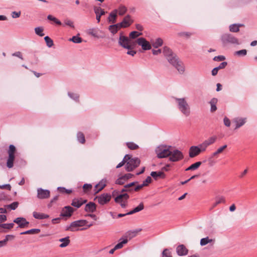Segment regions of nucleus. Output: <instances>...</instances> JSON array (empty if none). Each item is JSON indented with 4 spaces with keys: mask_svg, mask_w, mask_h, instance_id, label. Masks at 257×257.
<instances>
[{
    "mask_svg": "<svg viewBox=\"0 0 257 257\" xmlns=\"http://www.w3.org/2000/svg\"><path fill=\"white\" fill-rule=\"evenodd\" d=\"M163 54L168 62L177 70L180 74H182L184 73L185 67L183 62L172 52L169 48L165 47L163 49Z\"/></svg>",
    "mask_w": 257,
    "mask_h": 257,
    "instance_id": "nucleus-1",
    "label": "nucleus"
},
{
    "mask_svg": "<svg viewBox=\"0 0 257 257\" xmlns=\"http://www.w3.org/2000/svg\"><path fill=\"white\" fill-rule=\"evenodd\" d=\"M177 104V107L179 111L185 116H188L191 113L190 105L185 98L174 97Z\"/></svg>",
    "mask_w": 257,
    "mask_h": 257,
    "instance_id": "nucleus-2",
    "label": "nucleus"
},
{
    "mask_svg": "<svg viewBox=\"0 0 257 257\" xmlns=\"http://www.w3.org/2000/svg\"><path fill=\"white\" fill-rule=\"evenodd\" d=\"M221 41L223 46L228 44L239 45L240 44L237 38L230 34H224L221 37Z\"/></svg>",
    "mask_w": 257,
    "mask_h": 257,
    "instance_id": "nucleus-3",
    "label": "nucleus"
},
{
    "mask_svg": "<svg viewBox=\"0 0 257 257\" xmlns=\"http://www.w3.org/2000/svg\"><path fill=\"white\" fill-rule=\"evenodd\" d=\"M171 146H160L156 149L157 157L164 158L169 156L171 153Z\"/></svg>",
    "mask_w": 257,
    "mask_h": 257,
    "instance_id": "nucleus-4",
    "label": "nucleus"
},
{
    "mask_svg": "<svg viewBox=\"0 0 257 257\" xmlns=\"http://www.w3.org/2000/svg\"><path fill=\"white\" fill-rule=\"evenodd\" d=\"M183 153L178 150L174 149L172 147L170 155H169V160L171 162H178L183 158Z\"/></svg>",
    "mask_w": 257,
    "mask_h": 257,
    "instance_id": "nucleus-5",
    "label": "nucleus"
},
{
    "mask_svg": "<svg viewBox=\"0 0 257 257\" xmlns=\"http://www.w3.org/2000/svg\"><path fill=\"white\" fill-rule=\"evenodd\" d=\"M140 160L138 158H131L127 160L125 166V169L128 172L132 171L134 169L138 167L140 164Z\"/></svg>",
    "mask_w": 257,
    "mask_h": 257,
    "instance_id": "nucleus-6",
    "label": "nucleus"
},
{
    "mask_svg": "<svg viewBox=\"0 0 257 257\" xmlns=\"http://www.w3.org/2000/svg\"><path fill=\"white\" fill-rule=\"evenodd\" d=\"M129 197L127 193H122L116 196L114 201L116 203L120 204L122 208H125L127 205V200Z\"/></svg>",
    "mask_w": 257,
    "mask_h": 257,
    "instance_id": "nucleus-7",
    "label": "nucleus"
},
{
    "mask_svg": "<svg viewBox=\"0 0 257 257\" xmlns=\"http://www.w3.org/2000/svg\"><path fill=\"white\" fill-rule=\"evenodd\" d=\"M111 196L110 194L103 193L96 196L94 198V200L97 201L99 204L103 205L108 203L111 200Z\"/></svg>",
    "mask_w": 257,
    "mask_h": 257,
    "instance_id": "nucleus-8",
    "label": "nucleus"
},
{
    "mask_svg": "<svg viewBox=\"0 0 257 257\" xmlns=\"http://www.w3.org/2000/svg\"><path fill=\"white\" fill-rule=\"evenodd\" d=\"M130 42V39L128 37L123 36L122 33H120L119 34V37L118 43L120 46L125 49L130 50L131 46L129 44Z\"/></svg>",
    "mask_w": 257,
    "mask_h": 257,
    "instance_id": "nucleus-9",
    "label": "nucleus"
},
{
    "mask_svg": "<svg viewBox=\"0 0 257 257\" xmlns=\"http://www.w3.org/2000/svg\"><path fill=\"white\" fill-rule=\"evenodd\" d=\"M74 211V209L72 207L70 206H65L62 209L60 216L69 218L72 216V214Z\"/></svg>",
    "mask_w": 257,
    "mask_h": 257,
    "instance_id": "nucleus-10",
    "label": "nucleus"
},
{
    "mask_svg": "<svg viewBox=\"0 0 257 257\" xmlns=\"http://www.w3.org/2000/svg\"><path fill=\"white\" fill-rule=\"evenodd\" d=\"M137 44L141 46L144 50H148L151 49V45L144 38H139L137 40Z\"/></svg>",
    "mask_w": 257,
    "mask_h": 257,
    "instance_id": "nucleus-11",
    "label": "nucleus"
},
{
    "mask_svg": "<svg viewBox=\"0 0 257 257\" xmlns=\"http://www.w3.org/2000/svg\"><path fill=\"white\" fill-rule=\"evenodd\" d=\"M50 192L48 190L38 188L37 189V197L43 199L48 198L50 196Z\"/></svg>",
    "mask_w": 257,
    "mask_h": 257,
    "instance_id": "nucleus-12",
    "label": "nucleus"
},
{
    "mask_svg": "<svg viewBox=\"0 0 257 257\" xmlns=\"http://www.w3.org/2000/svg\"><path fill=\"white\" fill-rule=\"evenodd\" d=\"M142 231L141 228L137 229L134 230H130L126 232L124 235V239H127L128 240L135 237L138 233Z\"/></svg>",
    "mask_w": 257,
    "mask_h": 257,
    "instance_id": "nucleus-13",
    "label": "nucleus"
},
{
    "mask_svg": "<svg viewBox=\"0 0 257 257\" xmlns=\"http://www.w3.org/2000/svg\"><path fill=\"white\" fill-rule=\"evenodd\" d=\"M14 222L19 225V227L20 228H24L27 226L29 222L27 221L25 218L24 217H18L14 220Z\"/></svg>",
    "mask_w": 257,
    "mask_h": 257,
    "instance_id": "nucleus-14",
    "label": "nucleus"
},
{
    "mask_svg": "<svg viewBox=\"0 0 257 257\" xmlns=\"http://www.w3.org/2000/svg\"><path fill=\"white\" fill-rule=\"evenodd\" d=\"M200 153V150L197 146H192L189 149V156L191 158L197 156Z\"/></svg>",
    "mask_w": 257,
    "mask_h": 257,
    "instance_id": "nucleus-15",
    "label": "nucleus"
},
{
    "mask_svg": "<svg viewBox=\"0 0 257 257\" xmlns=\"http://www.w3.org/2000/svg\"><path fill=\"white\" fill-rule=\"evenodd\" d=\"M176 252L179 256H184L188 254V250L184 245L180 244L176 247Z\"/></svg>",
    "mask_w": 257,
    "mask_h": 257,
    "instance_id": "nucleus-16",
    "label": "nucleus"
},
{
    "mask_svg": "<svg viewBox=\"0 0 257 257\" xmlns=\"http://www.w3.org/2000/svg\"><path fill=\"white\" fill-rule=\"evenodd\" d=\"M93 9L94 13L96 14V19L97 21V22L99 23L100 21V18L101 16L104 15L105 14V12L100 7L94 6Z\"/></svg>",
    "mask_w": 257,
    "mask_h": 257,
    "instance_id": "nucleus-17",
    "label": "nucleus"
},
{
    "mask_svg": "<svg viewBox=\"0 0 257 257\" xmlns=\"http://www.w3.org/2000/svg\"><path fill=\"white\" fill-rule=\"evenodd\" d=\"M233 122L235 123V129H237L243 125L246 122V118L236 117L233 119Z\"/></svg>",
    "mask_w": 257,
    "mask_h": 257,
    "instance_id": "nucleus-18",
    "label": "nucleus"
},
{
    "mask_svg": "<svg viewBox=\"0 0 257 257\" xmlns=\"http://www.w3.org/2000/svg\"><path fill=\"white\" fill-rule=\"evenodd\" d=\"M86 200H84L82 198L80 199H74L72 200V202L71 203V205L77 208L80 207V206L83 205V204L85 203L86 202Z\"/></svg>",
    "mask_w": 257,
    "mask_h": 257,
    "instance_id": "nucleus-19",
    "label": "nucleus"
},
{
    "mask_svg": "<svg viewBox=\"0 0 257 257\" xmlns=\"http://www.w3.org/2000/svg\"><path fill=\"white\" fill-rule=\"evenodd\" d=\"M96 204L92 202H90L85 205V211L88 212H93L96 210Z\"/></svg>",
    "mask_w": 257,
    "mask_h": 257,
    "instance_id": "nucleus-20",
    "label": "nucleus"
},
{
    "mask_svg": "<svg viewBox=\"0 0 257 257\" xmlns=\"http://www.w3.org/2000/svg\"><path fill=\"white\" fill-rule=\"evenodd\" d=\"M133 23V20L131 19L130 15L125 16L122 21L121 22L122 25L124 26V28L129 27Z\"/></svg>",
    "mask_w": 257,
    "mask_h": 257,
    "instance_id": "nucleus-21",
    "label": "nucleus"
},
{
    "mask_svg": "<svg viewBox=\"0 0 257 257\" xmlns=\"http://www.w3.org/2000/svg\"><path fill=\"white\" fill-rule=\"evenodd\" d=\"M151 175L155 180H157L159 178H165L166 177L165 173L163 171H153L151 172Z\"/></svg>",
    "mask_w": 257,
    "mask_h": 257,
    "instance_id": "nucleus-22",
    "label": "nucleus"
},
{
    "mask_svg": "<svg viewBox=\"0 0 257 257\" xmlns=\"http://www.w3.org/2000/svg\"><path fill=\"white\" fill-rule=\"evenodd\" d=\"M117 10H114L110 13L109 17L108 18V21L109 23H111L112 24L115 23L117 17Z\"/></svg>",
    "mask_w": 257,
    "mask_h": 257,
    "instance_id": "nucleus-23",
    "label": "nucleus"
},
{
    "mask_svg": "<svg viewBox=\"0 0 257 257\" xmlns=\"http://www.w3.org/2000/svg\"><path fill=\"white\" fill-rule=\"evenodd\" d=\"M33 217L38 219H43L49 218V216L48 214L37 212L36 211H34L33 213Z\"/></svg>",
    "mask_w": 257,
    "mask_h": 257,
    "instance_id": "nucleus-24",
    "label": "nucleus"
},
{
    "mask_svg": "<svg viewBox=\"0 0 257 257\" xmlns=\"http://www.w3.org/2000/svg\"><path fill=\"white\" fill-rule=\"evenodd\" d=\"M225 203V199L223 196H217L215 198V202L212 204V208L215 207L219 204Z\"/></svg>",
    "mask_w": 257,
    "mask_h": 257,
    "instance_id": "nucleus-25",
    "label": "nucleus"
},
{
    "mask_svg": "<svg viewBox=\"0 0 257 257\" xmlns=\"http://www.w3.org/2000/svg\"><path fill=\"white\" fill-rule=\"evenodd\" d=\"M217 101L218 100L216 98H212L209 101V104L211 106L210 111L211 112H214L217 110L216 104Z\"/></svg>",
    "mask_w": 257,
    "mask_h": 257,
    "instance_id": "nucleus-26",
    "label": "nucleus"
},
{
    "mask_svg": "<svg viewBox=\"0 0 257 257\" xmlns=\"http://www.w3.org/2000/svg\"><path fill=\"white\" fill-rule=\"evenodd\" d=\"M59 241L62 242L59 245V247L61 248L66 247L70 242L69 236L60 238Z\"/></svg>",
    "mask_w": 257,
    "mask_h": 257,
    "instance_id": "nucleus-27",
    "label": "nucleus"
},
{
    "mask_svg": "<svg viewBox=\"0 0 257 257\" xmlns=\"http://www.w3.org/2000/svg\"><path fill=\"white\" fill-rule=\"evenodd\" d=\"M76 222L73 221L72 222L69 226H67L66 228V230H69L71 231H75L79 230L78 226Z\"/></svg>",
    "mask_w": 257,
    "mask_h": 257,
    "instance_id": "nucleus-28",
    "label": "nucleus"
},
{
    "mask_svg": "<svg viewBox=\"0 0 257 257\" xmlns=\"http://www.w3.org/2000/svg\"><path fill=\"white\" fill-rule=\"evenodd\" d=\"M144 208V205L143 202H141L137 207H135L134 209L127 212V214L130 215L140 212L143 210Z\"/></svg>",
    "mask_w": 257,
    "mask_h": 257,
    "instance_id": "nucleus-29",
    "label": "nucleus"
},
{
    "mask_svg": "<svg viewBox=\"0 0 257 257\" xmlns=\"http://www.w3.org/2000/svg\"><path fill=\"white\" fill-rule=\"evenodd\" d=\"M151 43L154 47L157 48L162 45L163 41L161 38H158L155 40H151Z\"/></svg>",
    "mask_w": 257,
    "mask_h": 257,
    "instance_id": "nucleus-30",
    "label": "nucleus"
},
{
    "mask_svg": "<svg viewBox=\"0 0 257 257\" xmlns=\"http://www.w3.org/2000/svg\"><path fill=\"white\" fill-rule=\"evenodd\" d=\"M242 24H234L229 26V31L231 32L236 33L239 31V28L242 27Z\"/></svg>",
    "mask_w": 257,
    "mask_h": 257,
    "instance_id": "nucleus-31",
    "label": "nucleus"
},
{
    "mask_svg": "<svg viewBox=\"0 0 257 257\" xmlns=\"http://www.w3.org/2000/svg\"><path fill=\"white\" fill-rule=\"evenodd\" d=\"M120 241L117 244H116L114 246V249H118L121 248L124 244H126L128 242V240L127 239L120 238L119 239Z\"/></svg>",
    "mask_w": 257,
    "mask_h": 257,
    "instance_id": "nucleus-32",
    "label": "nucleus"
},
{
    "mask_svg": "<svg viewBox=\"0 0 257 257\" xmlns=\"http://www.w3.org/2000/svg\"><path fill=\"white\" fill-rule=\"evenodd\" d=\"M201 162H197L194 164H192L187 169H186V171H190V170H195L197 169L201 165Z\"/></svg>",
    "mask_w": 257,
    "mask_h": 257,
    "instance_id": "nucleus-33",
    "label": "nucleus"
},
{
    "mask_svg": "<svg viewBox=\"0 0 257 257\" xmlns=\"http://www.w3.org/2000/svg\"><path fill=\"white\" fill-rule=\"evenodd\" d=\"M106 180L104 179H102L100 182L95 185V188H97L98 187H100L99 189H98L97 191L96 192L98 193L99 191L102 190L106 186Z\"/></svg>",
    "mask_w": 257,
    "mask_h": 257,
    "instance_id": "nucleus-34",
    "label": "nucleus"
},
{
    "mask_svg": "<svg viewBox=\"0 0 257 257\" xmlns=\"http://www.w3.org/2000/svg\"><path fill=\"white\" fill-rule=\"evenodd\" d=\"M214 241V239H210L208 237H206L201 239L200 243L201 246H204Z\"/></svg>",
    "mask_w": 257,
    "mask_h": 257,
    "instance_id": "nucleus-35",
    "label": "nucleus"
},
{
    "mask_svg": "<svg viewBox=\"0 0 257 257\" xmlns=\"http://www.w3.org/2000/svg\"><path fill=\"white\" fill-rule=\"evenodd\" d=\"M40 232V229H31L24 232H21V234H37Z\"/></svg>",
    "mask_w": 257,
    "mask_h": 257,
    "instance_id": "nucleus-36",
    "label": "nucleus"
},
{
    "mask_svg": "<svg viewBox=\"0 0 257 257\" xmlns=\"http://www.w3.org/2000/svg\"><path fill=\"white\" fill-rule=\"evenodd\" d=\"M217 139L216 136H213L209 138L208 139L204 141L207 146H209L215 143Z\"/></svg>",
    "mask_w": 257,
    "mask_h": 257,
    "instance_id": "nucleus-37",
    "label": "nucleus"
},
{
    "mask_svg": "<svg viewBox=\"0 0 257 257\" xmlns=\"http://www.w3.org/2000/svg\"><path fill=\"white\" fill-rule=\"evenodd\" d=\"M35 33L40 36L43 37L44 36V34L43 33L44 28L42 27H36L34 29Z\"/></svg>",
    "mask_w": 257,
    "mask_h": 257,
    "instance_id": "nucleus-38",
    "label": "nucleus"
},
{
    "mask_svg": "<svg viewBox=\"0 0 257 257\" xmlns=\"http://www.w3.org/2000/svg\"><path fill=\"white\" fill-rule=\"evenodd\" d=\"M142 35V33L141 32H138L137 31H133L130 33V34L129 35V38L130 39V40L134 39Z\"/></svg>",
    "mask_w": 257,
    "mask_h": 257,
    "instance_id": "nucleus-39",
    "label": "nucleus"
},
{
    "mask_svg": "<svg viewBox=\"0 0 257 257\" xmlns=\"http://www.w3.org/2000/svg\"><path fill=\"white\" fill-rule=\"evenodd\" d=\"M9 237H12L13 238L14 236L13 235H7L5 238L3 240L0 241V247L5 246L7 244L8 241L9 239Z\"/></svg>",
    "mask_w": 257,
    "mask_h": 257,
    "instance_id": "nucleus-40",
    "label": "nucleus"
},
{
    "mask_svg": "<svg viewBox=\"0 0 257 257\" xmlns=\"http://www.w3.org/2000/svg\"><path fill=\"white\" fill-rule=\"evenodd\" d=\"M130 159V156L129 155H126L123 160L120 162L116 167V168H119L122 167L127 161V160H129Z\"/></svg>",
    "mask_w": 257,
    "mask_h": 257,
    "instance_id": "nucleus-41",
    "label": "nucleus"
},
{
    "mask_svg": "<svg viewBox=\"0 0 257 257\" xmlns=\"http://www.w3.org/2000/svg\"><path fill=\"white\" fill-rule=\"evenodd\" d=\"M68 95L72 99L76 101H79V95L75 93L68 92Z\"/></svg>",
    "mask_w": 257,
    "mask_h": 257,
    "instance_id": "nucleus-42",
    "label": "nucleus"
},
{
    "mask_svg": "<svg viewBox=\"0 0 257 257\" xmlns=\"http://www.w3.org/2000/svg\"><path fill=\"white\" fill-rule=\"evenodd\" d=\"M70 41H72L74 43H80L82 40V38L79 37L78 35L72 37L69 39Z\"/></svg>",
    "mask_w": 257,
    "mask_h": 257,
    "instance_id": "nucleus-43",
    "label": "nucleus"
},
{
    "mask_svg": "<svg viewBox=\"0 0 257 257\" xmlns=\"http://www.w3.org/2000/svg\"><path fill=\"white\" fill-rule=\"evenodd\" d=\"M44 40L46 43L47 46L50 48L52 47L54 45L53 40L48 36H46L44 37Z\"/></svg>",
    "mask_w": 257,
    "mask_h": 257,
    "instance_id": "nucleus-44",
    "label": "nucleus"
},
{
    "mask_svg": "<svg viewBox=\"0 0 257 257\" xmlns=\"http://www.w3.org/2000/svg\"><path fill=\"white\" fill-rule=\"evenodd\" d=\"M117 10L119 15L122 16L126 12L127 9L123 6H120Z\"/></svg>",
    "mask_w": 257,
    "mask_h": 257,
    "instance_id": "nucleus-45",
    "label": "nucleus"
},
{
    "mask_svg": "<svg viewBox=\"0 0 257 257\" xmlns=\"http://www.w3.org/2000/svg\"><path fill=\"white\" fill-rule=\"evenodd\" d=\"M47 19L50 21H53L54 23H55L56 24L58 25H61L62 24L61 22L58 19L52 16V15H48L47 16Z\"/></svg>",
    "mask_w": 257,
    "mask_h": 257,
    "instance_id": "nucleus-46",
    "label": "nucleus"
},
{
    "mask_svg": "<svg viewBox=\"0 0 257 257\" xmlns=\"http://www.w3.org/2000/svg\"><path fill=\"white\" fill-rule=\"evenodd\" d=\"M77 139L78 141L81 144H84L85 142L84 135L81 132H79L77 134Z\"/></svg>",
    "mask_w": 257,
    "mask_h": 257,
    "instance_id": "nucleus-47",
    "label": "nucleus"
},
{
    "mask_svg": "<svg viewBox=\"0 0 257 257\" xmlns=\"http://www.w3.org/2000/svg\"><path fill=\"white\" fill-rule=\"evenodd\" d=\"M127 147L131 150H136L139 148L138 145L133 142H128L126 144Z\"/></svg>",
    "mask_w": 257,
    "mask_h": 257,
    "instance_id": "nucleus-48",
    "label": "nucleus"
},
{
    "mask_svg": "<svg viewBox=\"0 0 257 257\" xmlns=\"http://www.w3.org/2000/svg\"><path fill=\"white\" fill-rule=\"evenodd\" d=\"M14 226V223H4V224H1L0 227L4 228V229H10L12 228H13Z\"/></svg>",
    "mask_w": 257,
    "mask_h": 257,
    "instance_id": "nucleus-49",
    "label": "nucleus"
},
{
    "mask_svg": "<svg viewBox=\"0 0 257 257\" xmlns=\"http://www.w3.org/2000/svg\"><path fill=\"white\" fill-rule=\"evenodd\" d=\"M162 257H172L171 251L169 249H165L162 253Z\"/></svg>",
    "mask_w": 257,
    "mask_h": 257,
    "instance_id": "nucleus-50",
    "label": "nucleus"
},
{
    "mask_svg": "<svg viewBox=\"0 0 257 257\" xmlns=\"http://www.w3.org/2000/svg\"><path fill=\"white\" fill-rule=\"evenodd\" d=\"M109 31L113 34H116L117 31V28L116 27V25H112L109 26L108 27Z\"/></svg>",
    "mask_w": 257,
    "mask_h": 257,
    "instance_id": "nucleus-51",
    "label": "nucleus"
},
{
    "mask_svg": "<svg viewBox=\"0 0 257 257\" xmlns=\"http://www.w3.org/2000/svg\"><path fill=\"white\" fill-rule=\"evenodd\" d=\"M19 203L18 202H14L11 204L8 205L6 207L8 208H11L12 210H15L18 206Z\"/></svg>",
    "mask_w": 257,
    "mask_h": 257,
    "instance_id": "nucleus-52",
    "label": "nucleus"
},
{
    "mask_svg": "<svg viewBox=\"0 0 257 257\" xmlns=\"http://www.w3.org/2000/svg\"><path fill=\"white\" fill-rule=\"evenodd\" d=\"M198 148H199L200 150V153L204 152L206 151L208 146L206 145V144L203 142L202 144L197 146Z\"/></svg>",
    "mask_w": 257,
    "mask_h": 257,
    "instance_id": "nucleus-53",
    "label": "nucleus"
},
{
    "mask_svg": "<svg viewBox=\"0 0 257 257\" xmlns=\"http://www.w3.org/2000/svg\"><path fill=\"white\" fill-rule=\"evenodd\" d=\"M57 189L60 193H66L67 194H70L72 192L71 190L67 189L64 187H58Z\"/></svg>",
    "mask_w": 257,
    "mask_h": 257,
    "instance_id": "nucleus-54",
    "label": "nucleus"
},
{
    "mask_svg": "<svg viewBox=\"0 0 257 257\" xmlns=\"http://www.w3.org/2000/svg\"><path fill=\"white\" fill-rule=\"evenodd\" d=\"M126 181V180L124 179V178L123 177V176L119 177V178H118L116 181V184H119V185H122Z\"/></svg>",
    "mask_w": 257,
    "mask_h": 257,
    "instance_id": "nucleus-55",
    "label": "nucleus"
},
{
    "mask_svg": "<svg viewBox=\"0 0 257 257\" xmlns=\"http://www.w3.org/2000/svg\"><path fill=\"white\" fill-rule=\"evenodd\" d=\"M246 53H247V51L245 49H242L241 50L236 51L235 52V55H237L238 56H245L246 55Z\"/></svg>",
    "mask_w": 257,
    "mask_h": 257,
    "instance_id": "nucleus-56",
    "label": "nucleus"
},
{
    "mask_svg": "<svg viewBox=\"0 0 257 257\" xmlns=\"http://www.w3.org/2000/svg\"><path fill=\"white\" fill-rule=\"evenodd\" d=\"M192 35H193V34L192 33L186 32H180L178 34V35L179 36L186 37H189Z\"/></svg>",
    "mask_w": 257,
    "mask_h": 257,
    "instance_id": "nucleus-57",
    "label": "nucleus"
},
{
    "mask_svg": "<svg viewBox=\"0 0 257 257\" xmlns=\"http://www.w3.org/2000/svg\"><path fill=\"white\" fill-rule=\"evenodd\" d=\"M64 24L67 26H68L72 28H74V25L73 22L70 20H68V19L65 20L64 21Z\"/></svg>",
    "mask_w": 257,
    "mask_h": 257,
    "instance_id": "nucleus-58",
    "label": "nucleus"
},
{
    "mask_svg": "<svg viewBox=\"0 0 257 257\" xmlns=\"http://www.w3.org/2000/svg\"><path fill=\"white\" fill-rule=\"evenodd\" d=\"M88 33L95 37H98L96 33V30L95 29H90L88 30Z\"/></svg>",
    "mask_w": 257,
    "mask_h": 257,
    "instance_id": "nucleus-59",
    "label": "nucleus"
},
{
    "mask_svg": "<svg viewBox=\"0 0 257 257\" xmlns=\"http://www.w3.org/2000/svg\"><path fill=\"white\" fill-rule=\"evenodd\" d=\"M76 223H77L78 227H82L83 226L86 224L87 223V221L86 220H79L75 221Z\"/></svg>",
    "mask_w": 257,
    "mask_h": 257,
    "instance_id": "nucleus-60",
    "label": "nucleus"
},
{
    "mask_svg": "<svg viewBox=\"0 0 257 257\" xmlns=\"http://www.w3.org/2000/svg\"><path fill=\"white\" fill-rule=\"evenodd\" d=\"M14 160L8 159L7 161V166L9 168H12L14 166Z\"/></svg>",
    "mask_w": 257,
    "mask_h": 257,
    "instance_id": "nucleus-61",
    "label": "nucleus"
},
{
    "mask_svg": "<svg viewBox=\"0 0 257 257\" xmlns=\"http://www.w3.org/2000/svg\"><path fill=\"white\" fill-rule=\"evenodd\" d=\"M225 59V57L222 55L215 56L213 58V60L216 61H221L224 60Z\"/></svg>",
    "mask_w": 257,
    "mask_h": 257,
    "instance_id": "nucleus-62",
    "label": "nucleus"
},
{
    "mask_svg": "<svg viewBox=\"0 0 257 257\" xmlns=\"http://www.w3.org/2000/svg\"><path fill=\"white\" fill-rule=\"evenodd\" d=\"M16 150V147L14 145H11L9 146L8 154H9V153L15 154Z\"/></svg>",
    "mask_w": 257,
    "mask_h": 257,
    "instance_id": "nucleus-63",
    "label": "nucleus"
},
{
    "mask_svg": "<svg viewBox=\"0 0 257 257\" xmlns=\"http://www.w3.org/2000/svg\"><path fill=\"white\" fill-rule=\"evenodd\" d=\"M21 14V13L20 11H19V12L14 11L12 13V17L13 18H17L20 17Z\"/></svg>",
    "mask_w": 257,
    "mask_h": 257,
    "instance_id": "nucleus-64",
    "label": "nucleus"
}]
</instances>
